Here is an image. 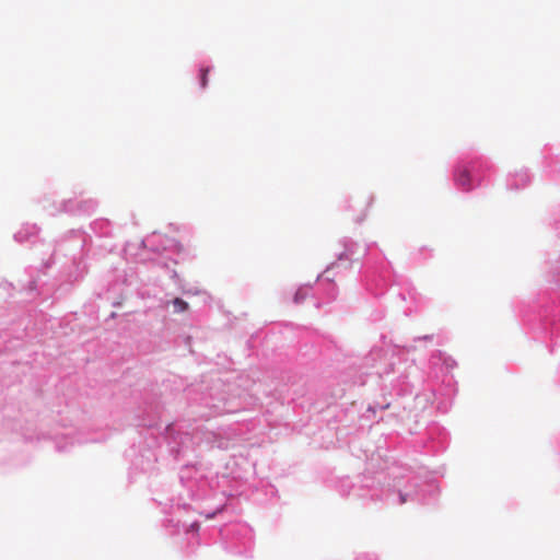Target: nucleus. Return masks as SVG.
I'll return each instance as SVG.
<instances>
[{"instance_id": "nucleus-1", "label": "nucleus", "mask_w": 560, "mask_h": 560, "mask_svg": "<svg viewBox=\"0 0 560 560\" xmlns=\"http://www.w3.org/2000/svg\"><path fill=\"white\" fill-rule=\"evenodd\" d=\"M455 182L465 190L471 189V177L470 173L466 167H458L455 173Z\"/></svg>"}, {"instance_id": "nucleus-2", "label": "nucleus", "mask_w": 560, "mask_h": 560, "mask_svg": "<svg viewBox=\"0 0 560 560\" xmlns=\"http://www.w3.org/2000/svg\"><path fill=\"white\" fill-rule=\"evenodd\" d=\"M170 304L173 306L174 314L185 313L189 310V304L180 298H175Z\"/></svg>"}, {"instance_id": "nucleus-3", "label": "nucleus", "mask_w": 560, "mask_h": 560, "mask_svg": "<svg viewBox=\"0 0 560 560\" xmlns=\"http://www.w3.org/2000/svg\"><path fill=\"white\" fill-rule=\"evenodd\" d=\"M307 294H308L307 289L300 288L294 294V299H293L294 303L300 304L301 302H303L306 299Z\"/></svg>"}, {"instance_id": "nucleus-4", "label": "nucleus", "mask_w": 560, "mask_h": 560, "mask_svg": "<svg viewBox=\"0 0 560 560\" xmlns=\"http://www.w3.org/2000/svg\"><path fill=\"white\" fill-rule=\"evenodd\" d=\"M208 73H209V69H207V68H206V69H201V78H200V80H201V86H202V88H206V86H207V83H208V82H207Z\"/></svg>"}]
</instances>
